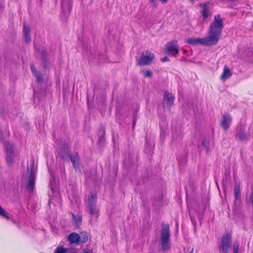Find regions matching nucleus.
Listing matches in <instances>:
<instances>
[{
	"label": "nucleus",
	"mask_w": 253,
	"mask_h": 253,
	"mask_svg": "<svg viewBox=\"0 0 253 253\" xmlns=\"http://www.w3.org/2000/svg\"><path fill=\"white\" fill-rule=\"evenodd\" d=\"M224 27L223 21L220 15H215L213 22L211 24L209 31L210 41L215 45L219 41L220 34Z\"/></svg>",
	"instance_id": "1"
},
{
	"label": "nucleus",
	"mask_w": 253,
	"mask_h": 253,
	"mask_svg": "<svg viewBox=\"0 0 253 253\" xmlns=\"http://www.w3.org/2000/svg\"><path fill=\"white\" fill-rule=\"evenodd\" d=\"M170 236L169 225L163 222L161 229V242L163 252H167L170 249Z\"/></svg>",
	"instance_id": "2"
},
{
	"label": "nucleus",
	"mask_w": 253,
	"mask_h": 253,
	"mask_svg": "<svg viewBox=\"0 0 253 253\" xmlns=\"http://www.w3.org/2000/svg\"><path fill=\"white\" fill-rule=\"evenodd\" d=\"M97 196L90 192L85 201L86 211L92 216H98V210L96 207Z\"/></svg>",
	"instance_id": "3"
},
{
	"label": "nucleus",
	"mask_w": 253,
	"mask_h": 253,
	"mask_svg": "<svg viewBox=\"0 0 253 253\" xmlns=\"http://www.w3.org/2000/svg\"><path fill=\"white\" fill-rule=\"evenodd\" d=\"M154 57V54L149 50L144 51L142 52L141 56L137 62V65L140 66L150 65Z\"/></svg>",
	"instance_id": "4"
},
{
	"label": "nucleus",
	"mask_w": 253,
	"mask_h": 253,
	"mask_svg": "<svg viewBox=\"0 0 253 253\" xmlns=\"http://www.w3.org/2000/svg\"><path fill=\"white\" fill-rule=\"evenodd\" d=\"M232 236L231 234L227 233L223 234L221 239L220 245L219 247L220 252L227 253L229 249L231 246Z\"/></svg>",
	"instance_id": "5"
},
{
	"label": "nucleus",
	"mask_w": 253,
	"mask_h": 253,
	"mask_svg": "<svg viewBox=\"0 0 253 253\" xmlns=\"http://www.w3.org/2000/svg\"><path fill=\"white\" fill-rule=\"evenodd\" d=\"M186 42L192 45H195L199 44L206 46H211L214 45L211 41H210L209 37L204 38H189L187 40Z\"/></svg>",
	"instance_id": "6"
},
{
	"label": "nucleus",
	"mask_w": 253,
	"mask_h": 253,
	"mask_svg": "<svg viewBox=\"0 0 253 253\" xmlns=\"http://www.w3.org/2000/svg\"><path fill=\"white\" fill-rule=\"evenodd\" d=\"M166 53L170 56H176L179 53V49L176 40H173L166 44Z\"/></svg>",
	"instance_id": "7"
},
{
	"label": "nucleus",
	"mask_w": 253,
	"mask_h": 253,
	"mask_svg": "<svg viewBox=\"0 0 253 253\" xmlns=\"http://www.w3.org/2000/svg\"><path fill=\"white\" fill-rule=\"evenodd\" d=\"M35 174L34 170V164L33 163L30 168V175L28 177V182L26 186V189L30 192L35 188Z\"/></svg>",
	"instance_id": "8"
},
{
	"label": "nucleus",
	"mask_w": 253,
	"mask_h": 253,
	"mask_svg": "<svg viewBox=\"0 0 253 253\" xmlns=\"http://www.w3.org/2000/svg\"><path fill=\"white\" fill-rule=\"evenodd\" d=\"M245 128L242 125H239L236 127V138H238L241 141H247L248 136L245 134Z\"/></svg>",
	"instance_id": "9"
},
{
	"label": "nucleus",
	"mask_w": 253,
	"mask_h": 253,
	"mask_svg": "<svg viewBox=\"0 0 253 253\" xmlns=\"http://www.w3.org/2000/svg\"><path fill=\"white\" fill-rule=\"evenodd\" d=\"M232 121L231 115L228 113H225L222 116V120L220 122V126L225 131L229 128Z\"/></svg>",
	"instance_id": "10"
},
{
	"label": "nucleus",
	"mask_w": 253,
	"mask_h": 253,
	"mask_svg": "<svg viewBox=\"0 0 253 253\" xmlns=\"http://www.w3.org/2000/svg\"><path fill=\"white\" fill-rule=\"evenodd\" d=\"M175 97L173 95L170 93L168 91H166L164 96L165 102H163L164 107H167L170 109L173 104Z\"/></svg>",
	"instance_id": "11"
},
{
	"label": "nucleus",
	"mask_w": 253,
	"mask_h": 253,
	"mask_svg": "<svg viewBox=\"0 0 253 253\" xmlns=\"http://www.w3.org/2000/svg\"><path fill=\"white\" fill-rule=\"evenodd\" d=\"M105 128L103 126H101L98 133V140L97 144L100 148H103L106 143V139L105 137Z\"/></svg>",
	"instance_id": "12"
},
{
	"label": "nucleus",
	"mask_w": 253,
	"mask_h": 253,
	"mask_svg": "<svg viewBox=\"0 0 253 253\" xmlns=\"http://www.w3.org/2000/svg\"><path fill=\"white\" fill-rule=\"evenodd\" d=\"M70 150L69 147L66 144L62 145L61 149H60L58 156L60 159L63 161H68L69 157L70 155Z\"/></svg>",
	"instance_id": "13"
},
{
	"label": "nucleus",
	"mask_w": 253,
	"mask_h": 253,
	"mask_svg": "<svg viewBox=\"0 0 253 253\" xmlns=\"http://www.w3.org/2000/svg\"><path fill=\"white\" fill-rule=\"evenodd\" d=\"M72 7V0H62L61 8L65 15L70 14Z\"/></svg>",
	"instance_id": "14"
},
{
	"label": "nucleus",
	"mask_w": 253,
	"mask_h": 253,
	"mask_svg": "<svg viewBox=\"0 0 253 253\" xmlns=\"http://www.w3.org/2000/svg\"><path fill=\"white\" fill-rule=\"evenodd\" d=\"M69 158H70L75 170L77 171L79 169L80 166V158L78 153L74 152L70 155Z\"/></svg>",
	"instance_id": "15"
},
{
	"label": "nucleus",
	"mask_w": 253,
	"mask_h": 253,
	"mask_svg": "<svg viewBox=\"0 0 253 253\" xmlns=\"http://www.w3.org/2000/svg\"><path fill=\"white\" fill-rule=\"evenodd\" d=\"M41 60L42 66L45 69L48 66V61L47 60V53L45 48H42L41 50Z\"/></svg>",
	"instance_id": "16"
},
{
	"label": "nucleus",
	"mask_w": 253,
	"mask_h": 253,
	"mask_svg": "<svg viewBox=\"0 0 253 253\" xmlns=\"http://www.w3.org/2000/svg\"><path fill=\"white\" fill-rule=\"evenodd\" d=\"M30 31V28L24 23L23 25V36L25 41L27 43H29L31 42Z\"/></svg>",
	"instance_id": "17"
},
{
	"label": "nucleus",
	"mask_w": 253,
	"mask_h": 253,
	"mask_svg": "<svg viewBox=\"0 0 253 253\" xmlns=\"http://www.w3.org/2000/svg\"><path fill=\"white\" fill-rule=\"evenodd\" d=\"M80 235L75 232L70 234L68 237V240L71 244H75L77 245H80Z\"/></svg>",
	"instance_id": "18"
},
{
	"label": "nucleus",
	"mask_w": 253,
	"mask_h": 253,
	"mask_svg": "<svg viewBox=\"0 0 253 253\" xmlns=\"http://www.w3.org/2000/svg\"><path fill=\"white\" fill-rule=\"evenodd\" d=\"M164 203L163 195L162 194H159L155 196L153 199V204L156 208L161 207Z\"/></svg>",
	"instance_id": "19"
},
{
	"label": "nucleus",
	"mask_w": 253,
	"mask_h": 253,
	"mask_svg": "<svg viewBox=\"0 0 253 253\" xmlns=\"http://www.w3.org/2000/svg\"><path fill=\"white\" fill-rule=\"evenodd\" d=\"M234 192L235 195V201H234V206L235 208L236 207L237 204L238 203V200L241 197V194H240V184L238 183L237 184H236L234 189Z\"/></svg>",
	"instance_id": "20"
},
{
	"label": "nucleus",
	"mask_w": 253,
	"mask_h": 253,
	"mask_svg": "<svg viewBox=\"0 0 253 253\" xmlns=\"http://www.w3.org/2000/svg\"><path fill=\"white\" fill-rule=\"evenodd\" d=\"M231 76L232 73L230 69L225 65L224 67L223 72L221 76V79L224 81L229 78Z\"/></svg>",
	"instance_id": "21"
},
{
	"label": "nucleus",
	"mask_w": 253,
	"mask_h": 253,
	"mask_svg": "<svg viewBox=\"0 0 253 253\" xmlns=\"http://www.w3.org/2000/svg\"><path fill=\"white\" fill-rule=\"evenodd\" d=\"M72 219L74 221V226L78 228L82 224V216H76L74 214L72 213Z\"/></svg>",
	"instance_id": "22"
},
{
	"label": "nucleus",
	"mask_w": 253,
	"mask_h": 253,
	"mask_svg": "<svg viewBox=\"0 0 253 253\" xmlns=\"http://www.w3.org/2000/svg\"><path fill=\"white\" fill-rule=\"evenodd\" d=\"M80 244L82 243H85L88 239V235L86 232L83 231L80 232Z\"/></svg>",
	"instance_id": "23"
},
{
	"label": "nucleus",
	"mask_w": 253,
	"mask_h": 253,
	"mask_svg": "<svg viewBox=\"0 0 253 253\" xmlns=\"http://www.w3.org/2000/svg\"><path fill=\"white\" fill-rule=\"evenodd\" d=\"M44 74L42 73L41 72H39L36 74H35L34 76H35L36 78V81L38 83H42L44 81Z\"/></svg>",
	"instance_id": "24"
},
{
	"label": "nucleus",
	"mask_w": 253,
	"mask_h": 253,
	"mask_svg": "<svg viewBox=\"0 0 253 253\" xmlns=\"http://www.w3.org/2000/svg\"><path fill=\"white\" fill-rule=\"evenodd\" d=\"M201 144L202 146L204 147V148L206 150L207 153H208L210 152V141L206 138L203 139Z\"/></svg>",
	"instance_id": "25"
},
{
	"label": "nucleus",
	"mask_w": 253,
	"mask_h": 253,
	"mask_svg": "<svg viewBox=\"0 0 253 253\" xmlns=\"http://www.w3.org/2000/svg\"><path fill=\"white\" fill-rule=\"evenodd\" d=\"M6 155H13V150L12 149V146L9 142L6 143Z\"/></svg>",
	"instance_id": "26"
},
{
	"label": "nucleus",
	"mask_w": 253,
	"mask_h": 253,
	"mask_svg": "<svg viewBox=\"0 0 253 253\" xmlns=\"http://www.w3.org/2000/svg\"><path fill=\"white\" fill-rule=\"evenodd\" d=\"M207 8H208L207 5L206 3H204L203 6V9L201 11V14L204 19H206L209 16V15L207 13Z\"/></svg>",
	"instance_id": "27"
},
{
	"label": "nucleus",
	"mask_w": 253,
	"mask_h": 253,
	"mask_svg": "<svg viewBox=\"0 0 253 253\" xmlns=\"http://www.w3.org/2000/svg\"><path fill=\"white\" fill-rule=\"evenodd\" d=\"M239 249V242L238 240H236L233 243V253H238Z\"/></svg>",
	"instance_id": "28"
},
{
	"label": "nucleus",
	"mask_w": 253,
	"mask_h": 253,
	"mask_svg": "<svg viewBox=\"0 0 253 253\" xmlns=\"http://www.w3.org/2000/svg\"><path fill=\"white\" fill-rule=\"evenodd\" d=\"M67 249L62 246L58 247L55 250L54 253H67Z\"/></svg>",
	"instance_id": "29"
},
{
	"label": "nucleus",
	"mask_w": 253,
	"mask_h": 253,
	"mask_svg": "<svg viewBox=\"0 0 253 253\" xmlns=\"http://www.w3.org/2000/svg\"><path fill=\"white\" fill-rule=\"evenodd\" d=\"M0 216L5 218L9 219V213L6 212L0 206Z\"/></svg>",
	"instance_id": "30"
},
{
	"label": "nucleus",
	"mask_w": 253,
	"mask_h": 253,
	"mask_svg": "<svg viewBox=\"0 0 253 253\" xmlns=\"http://www.w3.org/2000/svg\"><path fill=\"white\" fill-rule=\"evenodd\" d=\"M13 155H6V160L7 163V164L9 166H12L13 163V160L12 158V156Z\"/></svg>",
	"instance_id": "31"
},
{
	"label": "nucleus",
	"mask_w": 253,
	"mask_h": 253,
	"mask_svg": "<svg viewBox=\"0 0 253 253\" xmlns=\"http://www.w3.org/2000/svg\"><path fill=\"white\" fill-rule=\"evenodd\" d=\"M143 72L144 74V76L145 78L152 77V76L153 75V73L150 70H143Z\"/></svg>",
	"instance_id": "32"
},
{
	"label": "nucleus",
	"mask_w": 253,
	"mask_h": 253,
	"mask_svg": "<svg viewBox=\"0 0 253 253\" xmlns=\"http://www.w3.org/2000/svg\"><path fill=\"white\" fill-rule=\"evenodd\" d=\"M137 112L136 111H134L133 114V118H132V127L134 128L135 126L136 125V119H137Z\"/></svg>",
	"instance_id": "33"
},
{
	"label": "nucleus",
	"mask_w": 253,
	"mask_h": 253,
	"mask_svg": "<svg viewBox=\"0 0 253 253\" xmlns=\"http://www.w3.org/2000/svg\"><path fill=\"white\" fill-rule=\"evenodd\" d=\"M31 66V71H32V74H33V75H34L35 74H36V73H37L38 72H39V71H38L36 67L34 66V65L33 64H31L30 65Z\"/></svg>",
	"instance_id": "34"
},
{
	"label": "nucleus",
	"mask_w": 253,
	"mask_h": 253,
	"mask_svg": "<svg viewBox=\"0 0 253 253\" xmlns=\"http://www.w3.org/2000/svg\"><path fill=\"white\" fill-rule=\"evenodd\" d=\"M4 0H0V13L2 12L4 9V6L3 5V2Z\"/></svg>",
	"instance_id": "35"
},
{
	"label": "nucleus",
	"mask_w": 253,
	"mask_h": 253,
	"mask_svg": "<svg viewBox=\"0 0 253 253\" xmlns=\"http://www.w3.org/2000/svg\"><path fill=\"white\" fill-rule=\"evenodd\" d=\"M169 61V59L167 56H165L164 58L161 59V61L163 62H167Z\"/></svg>",
	"instance_id": "36"
},
{
	"label": "nucleus",
	"mask_w": 253,
	"mask_h": 253,
	"mask_svg": "<svg viewBox=\"0 0 253 253\" xmlns=\"http://www.w3.org/2000/svg\"><path fill=\"white\" fill-rule=\"evenodd\" d=\"M162 3H167L168 0H160Z\"/></svg>",
	"instance_id": "37"
},
{
	"label": "nucleus",
	"mask_w": 253,
	"mask_h": 253,
	"mask_svg": "<svg viewBox=\"0 0 253 253\" xmlns=\"http://www.w3.org/2000/svg\"><path fill=\"white\" fill-rule=\"evenodd\" d=\"M70 253H77V252L75 250H73Z\"/></svg>",
	"instance_id": "38"
},
{
	"label": "nucleus",
	"mask_w": 253,
	"mask_h": 253,
	"mask_svg": "<svg viewBox=\"0 0 253 253\" xmlns=\"http://www.w3.org/2000/svg\"><path fill=\"white\" fill-rule=\"evenodd\" d=\"M83 253H90L89 251H84Z\"/></svg>",
	"instance_id": "39"
},
{
	"label": "nucleus",
	"mask_w": 253,
	"mask_h": 253,
	"mask_svg": "<svg viewBox=\"0 0 253 253\" xmlns=\"http://www.w3.org/2000/svg\"><path fill=\"white\" fill-rule=\"evenodd\" d=\"M193 249H192V250L189 251V253H193Z\"/></svg>",
	"instance_id": "40"
},
{
	"label": "nucleus",
	"mask_w": 253,
	"mask_h": 253,
	"mask_svg": "<svg viewBox=\"0 0 253 253\" xmlns=\"http://www.w3.org/2000/svg\"><path fill=\"white\" fill-rule=\"evenodd\" d=\"M155 0H150L151 2H154Z\"/></svg>",
	"instance_id": "41"
}]
</instances>
